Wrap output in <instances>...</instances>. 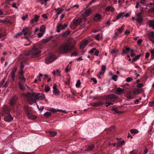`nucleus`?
I'll list each match as a JSON object with an SVG mask.
<instances>
[{
	"instance_id": "nucleus-1",
	"label": "nucleus",
	"mask_w": 154,
	"mask_h": 154,
	"mask_svg": "<svg viewBox=\"0 0 154 154\" xmlns=\"http://www.w3.org/2000/svg\"><path fill=\"white\" fill-rule=\"evenodd\" d=\"M23 95L24 99L27 100L30 105H32L34 103H36V100H42L45 97V95L42 93L35 94L27 92L23 94Z\"/></svg>"
},
{
	"instance_id": "nucleus-2",
	"label": "nucleus",
	"mask_w": 154,
	"mask_h": 154,
	"mask_svg": "<svg viewBox=\"0 0 154 154\" xmlns=\"http://www.w3.org/2000/svg\"><path fill=\"white\" fill-rule=\"evenodd\" d=\"M72 49L68 43L65 42L60 45L59 49V53L60 54H65L70 51Z\"/></svg>"
},
{
	"instance_id": "nucleus-3",
	"label": "nucleus",
	"mask_w": 154,
	"mask_h": 154,
	"mask_svg": "<svg viewBox=\"0 0 154 154\" xmlns=\"http://www.w3.org/2000/svg\"><path fill=\"white\" fill-rule=\"evenodd\" d=\"M41 52L40 49L38 47L35 46L29 51L28 54L32 57H35L39 55Z\"/></svg>"
},
{
	"instance_id": "nucleus-4",
	"label": "nucleus",
	"mask_w": 154,
	"mask_h": 154,
	"mask_svg": "<svg viewBox=\"0 0 154 154\" xmlns=\"http://www.w3.org/2000/svg\"><path fill=\"white\" fill-rule=\"evenodd\" d=\"M29 29V27L24 28L22 32L17 33L14 36V38H17L18 37L23 35L25 36L24 38H25L27 39L28 38V37L27 35L28 34Z\"/></svg>"
},
{
	"instance_id": "nucleus-5",
	"label": "nucleus",
	"mask_w": 154,
	"mask_h": 154,
	"mask_svg": "<svg viewBox=\"0 0 154 154\" xmlns=\"http://www.w3.org/2000/svg\"><path fill=\"white\" fill-rule=\"evenodd\" d=\"M57 59V57L55 56L53 54H51L48 57L45 59V63L47 64L50 63Z\"/></svg>"
},
{
	"instance_id": "nucleus-6",
	"label": "nucleus",
	"mask_w": 154,
	"mask_h": 154,
	"mask_svg": "<svg viewBox=\"0 0 154 154\" xmlns=\"http://www.w3.org/2000/svg\"><path fill=\"white\" fill-rule=\"evenodd\" d=\"M26 114L28 116L30 119H33L36 118L35 117H34L31 115V112L29 108L27 106H25L24 107Z\"/></svg>"
},
{
	"instance_id": "nucleus-7",
	"label": "nucleus",
	"mask_w": 154,
	"mask_h": 154,
	"mask_svg": "<svg viewBox=\"0 0 154 154\" xmlns=\"http://www.w3.org/2000/svg\"><path fill=\"white\" fill-rule=\"evenodd\" d=\"M106 100L107 101H114L117 99L116 96L114 94H111L107 96L106 97Z\"/></svg>"
},
{
	"instance_id": "nucleus-8",
	"label": "nucleus",
	"mask_w": 154,
	"mask_h": 154,
	"mask_svg": "<svg viewBox=\"0 0 154 154\" xmlns=\"http://www.w3.org/2000/svg\"><path fill=\"white\" fill-rule=\"evenodd\" d=\"M10 109L7 105H5L3 108L2 110V115L9 114Z\"/></svg>"
},
{
	"instance_id": "nucleus-9",
	"label": "nucleus",
	"mask_w": 154,
	"mask_h": 154,
	"mask_svg": "<svg viewBox=\"0 0 154 154\" xmlns=\"http://www.w3.org/2000/svg\"><path fill=\"white\" fill-rule=\"evenodd\" d=\"M102 18V15L99 13L96 14L93 18L95 22H99L100 21Z\"/></svg>"
},
{
	"instance_id": "nucleus-10",
	"label": "nucleus",
	"mask_w": 154,
	"mask_h": 154,
	"mask_svg": "<svg viewBox=\"0 0 154 154\" xmlns=\"http://www.w3.org/2000/svg\"><path fill=\"white\" fill-rule=\"evenodd\" d=\"M66 43L68 44L69 46H70L71 48L72 49L73 48L75 42V40L72 38H69L68 40V42Z\"/></svg>"
},
{
	"instance_id": "nucleus-11",
	"label": "nucleus",
	"mask_w": 154,
	"mask_h": 154,
	"mask_svg": "<svg viewBox=\"0 0 154 154\" xmlns=\"http://www.w3.org/2000/svg\"><path fill=\"white\" fill-rule=\"evenodd\" d=\"M129 15L128 14H125L124 12H121L119 13L116 16V20H118L120 18H123L124 17H127Z\"/></svg>"
},
{
	"instance_id": "nucleus-12",
	"label": "nucleus",
	"mask_w": 154,
	"mask_h": 154,
	"mask_svg": "<svg viewBox=\"0 0 154 154\" xmlns=\"http://www.w3.org/2000/svg\"><path fill=\"white\" fill-rule=\"evenodd\" d=\"M4 116V119L5 121L8 122H11L13 119V118L9 113L3 115Z\"/></svg>"
},
{
	"instance_id": "nucleus-13",
	"label": "nucleus",
	"mask_w": 154,
	"mask_h": 154,
	"mask_svg": "<svg viewBox=\"0 0 154 154\" xmlns=\"http://www.w3.org/2000/svg\"><path fill=\"white\" fill-rule=\"evenodd\" d=\"M67 26V25L65 24L63 25H62L60 24H59L57 27V32H60L61 30L64 29Z\"/></svg>"
},
{
	"instance_id": "nucleus-14",
	"label": "nucleus",
	"mask_w": 154,
	"mask_h": 154,
	"mask_svg": "<svg viewBox=\"0 0 154 154\" xmlns=\"http://www.w3.org/2000/svg\"><path fill=\"white\" fill-rule=\"evenodd\" d=\"M17 100V97L15 96L12 97L10 101V104L11 106H13L15 104Z\"/></svg>"
},
{
	"instance_id": "nucleus-15",
	"label": "nucleus",
	"mask_w": 154,
	"mask_h": 154,
	"mask_svg": "<svg viewBox=\"0 0 154 154\" xmlns=\"http://www.w3.org/2000/svg\"><path fill=\"white\" fill-rule=\"evenodd\" d=\"M91 9H88L86 10L85 12L82 14V16L83 17H85L89 16L91 12Z\"/></svg>"
},
{
	"instance_id": "nucleus-16",
	"label": "nucleus",
	"mask_w": 154,
	"mask_h": 154,
	"mask_svg": "<svg viewBox=\"0 0 154 154\" xmlns=\"http://www.w3.org/2000/svg\"><path fill=\"white\" fill-rule=\"evenodd\" d=\"M23 71L22 69H21V71L19 73V78L21 80L22 82L24 83L25 82V79L23 75Z\"/></svg>"
},
{
	"instance_id": "nucleus-17",
	"label": "nucleus",
	"mask_w": 154,
	"mask_h": 154,
	"mask_svg": "<svg viewBox=\"0 0 154 154\" xmlns=\"http://www.w3.org/2000/svg\"><path fill=\"white\" fill-rule=\"evenodd\" d=\"M55 10L57 12V14L56 15V19H57L58 18V15L61 13L63 12V10L61 8H56L55 9Z\"/></svg>"
},
{
	"instance_id": "nucleus-18",
	"label": "nucleus",
	"mask_w": 154,
	"mask_h": 154,
	"mask_svg": "<svg viewBox=\"0 0 154 154\" xmlns=\"http://www.w3.org/2000/svg\"><path fill=\"white\" fill-rule=\"evenodd\" d=\"M94 146L93 144L89 145L88 146H86L85 147V151L87 152H89L92 150L94 148Z\"/></svg>"
},
{
	"instance_id": "nucleus-19",
	"label": "nucleus",
	"mask_w": 154,
	"mask_h": 154,
	"mask_svg": "<svg viewBox=\"0 0 154 154\" xmlns=\"http://www.w3.org/2000/svg\"><path fill=\"white\" fill-rule=\"evenodd\" d=\"M82 21V18L81 17H79L78 19H74L73 20V22L74 24L76 25H79Z\"/></svg>"
},
{
	"instance_id": "nucleus-20",
	"label": "nucleus",
	"mask_w": 154,
	"mask_h": 154,
	"mask_svg": "<svg viewBox=\"0 0 154 154\" xmlns=\"http://www.w3.org/2000/svg\"><path fill=\"white\" fill-rule=\"evenodd\" d=\"M39 17L40 16H39L37 15H35L34 17L30 20V23L32 24H33L37 22Z\"/></svg>"
},
{
	"instance_id": "nucleus-21",
	"label": "nucleus",
	"mask_w": 154,
	"mask_h": 154,
	"mask_svg": "<svg viewBox=\"0 0 154 154\" xmlns=\"http://www.w3.org/2000/svg\"><path fill=\"white\" fill-rule=\"evenodd\" d=\"M88 42V40H85L82 42L81 43L80 48L81 49L84 48L87 45Z\"/></svg>"
},
{
	"instance_id": "nucleus-22",
	"label": "nucleus",
	"mask_w": 154,
	"mask_h": 154,
	"mask_svg": "<svg viewBox=\"0 0 154 154\" xmlns=\"http://www.w3.org/2000/svg\"><path fill=\"white\" fill-rule=\"evenodd\" d=\"M149 37V40L151 41L154 40V32L151 31L148 34Z\"/></svg>"
},
{
	"instance_id": "nucleus-23",
	"label": "nucleus",
	"mask_w": 154,
	"mask_h": 154,
	"mask_svg": "<svg viewBox=\"0 0 154 154\" xmlns=\"http://www.w3.org/2000/svg\"><path fill=\"white\" fill-rule=\"evenodd\" d=\"M104 102L102 101L96 102L92 104V105L94 107H97L100 106L104 104Z\"/></svg>"
},
{
	"instance_id": "nucleus-24",
	"label": "nucleus",
	"mask_w": 154,
	"mask_h": 154,
	"mask_svg": "<svg viewBox=\"0 0 154 154\" xmlns=\"http://www.w3.org/2000/svg\"><path fill=\"white\" fill-rule=\"evenodd\" d=\"M124 89L120 88H118L116 89L115 93L118 94H121L124 92Z\"/></svg>"
},
{
	"instance_id": "nucleus-25",
	"label": "nucleus",
	"mask_w": 154,
	"mask_h": 154,
	"mask_svg": "<svg viewBox=\"0 0 154 154\" xmlns=\"http://www.w3.org/2000/svg\"><path fill=\"white\" fill-rule=\"evenodd\" d=\"M105 10L106 11H110L113 12L114 11V9L111 6H108L106 8Z\"/></svg>"
},
{
	"instance_id": "nucleus-26",
	"label": "nucleus",
	"mask_w": 154,
	"mask_h": 154,
	"mask_svg": "<svg viewBox=\"0 0 154 154\" xmlns=\"http://www.w3.org/2000/svg\"><path fill=\"white\" fill-rule=\"evenodd\" d=\"M57 133L55 131H49L48 132V135L51 137H54L57 134Z\"/></svg>"
},
{
	"instance_id": "nucleus-27",
	"label": "nucleus",
	"mask_w": 154,
	"mask_h": 154,
	"mask_svg": "<svg viewBox=\"0 0 154 154\" xmlns=\"http://www.w3.org/2000/svg\"><path fill=\"white\" fill-rule=\"evenodd\" d=\"M136 21L139 24H141L143 20V18L142 17H136Z\"/></svg>"
},
{
	"instance_id": "nucleus-28",
	"label": "nucleus",
	"mask_w": 154,
	"mask_h": 154,
	"mask_svg": "<svg viewBox=\"0 0 154 154\" xmlns=\"http://www.w3.org/2000/svg\"><path fill=\"white\" fill-rule=\"evenodd\" d=\"M106 69V65H102L101 67V71L100 72V75H102L104 73Z\"/></svg>"
},
{
	"instance_id": "nucleus-29",
	"label": "nucleus",
	"mask_w": 154,
	"mask_h": 154,
	"mask_svg": "<svg viewBox=\"0 0 154 154\" xmlns=\"http://www.w3.org/2000/svg\"><path fill=\"white\" fill-rule=\"evenodd\" d=\"M148 23L149 26L152 27V29H154V20H149L148 21Z\"/></svg>"
},
{
	"instance_id": "nucleus-30",
	"label": "nucleus",
	"mask_w": 154,
	"mask_h": 154,
	"mask_svg": "<svg viewBox=\"0 0 154 154\" xmlns=\"http://www.w3.org/2000/svg\"><path fill=\"white\" fill-rule=\"evenodd\" d=\"M125 144V142L124 140H123L119 142L117 144V147H120L124 145Z\"/></svg>"
},
{
	"instance_id": "nucleus-31",
	"label": "nucleus",
	"mask_w": 154,
	"mask_h": 154,
	"mask_svg": "<svg viewBox=\"0 0 154 154\" xmlns=\"http://www.w3.org/2000/svg\"><path fill=\"white\" fill-rule=\"evenodd\" d=\"M126 97L130 99H131L133 98V96L132 94L130 92H128L126 94Z\"/></svg>"
},
{
	"instance_id": "nucleus-32",
	"label": "nucleus",
	"mask_w": 154,
	"mask_h": 154,
	"mask_svg": "<svg viewBox=\"0 0 154 154\" xmlns=\"http://www.w3.org/2000/svg\"><path fill=\"white\" fill-rule=\"evenodd\" d=\"M130 48H127L125 47V49H123V53L125 54H127L128 52L130 51Z\"/></svg>"
},
{
	"instance_id": "nucleus-33",
	"label": "nucleus",
	"mask_w": 154,
	"mask_h": 154,
	"mask_svg": "<svg viewBox=\"0 0 154 154\" xmlns=\"http://www.w3.org/2000/svg\"><path fill=\"white\" fill-rule=\"evenodd\" d=\"M131 133L133 134H136L139 132L136 129H131L130 130Z\"/></svg>"
},
{
	"instance_id": "nucleus-34",
	"label": "nucleus",
	"mask_w": 154,
	"mask_h": 154,
	"mask_svg": "<svg viewBox=\"0 0 154 154\" xmlns=\"http://www.w3.org/2000/svg\"><path fill=\"white\" fill-rule=\"evenodd\" d=\"M70 33V32L69 31H67L64 32L62 35V36L63 37H66Z\"/></svg>"
},
{
	"instance_id": "nucleus-35",
	"label": "nucleus",
	"mask_w": 154,
	"mask_h": 154,
	"mask_svg": "<svg viewBox=\"0 0 154 154\" xmlns=\"http://www.w3.org/2000/svg\"><path fill=\"white\" fill-rule=\"evenodd\" d=\"M45 25H42L40 27V31L41 32L45 33Z\"/></svg>"
},
{
	"instance_id": "nucleus-36",
	"label": "nucleus",
	"mask_w": 154,
	"mask_h": 154,
	"mask_svg": "<svg viewBox=\"0 0 154 154\" xmlns=\"http://www.w3.org/2000/svg\"><path fill=\"white\" fill-rule=\"evenodd\" d=\"M53 92L54 94L55 95L58 94L60 93V91L57 88L53 89Z\"/></svg>"
},
{
	"instance_id": "nucleus-37",
	"label": "nucleus",
	"mask_w": 154,
	"mask_h": 154,
	"mask_svg": "<svg viewBox=\"0 0 154 154\" xmlns=\"http://www.w3.org/2000/svg\"><path fill=\"white\" fill-rule=\"evenodd\" d=\"M102 38V36L100 35V34H98L95 36V38L97 40L99 41L100 38Z\"/></svg>"
},
{
	"instance_id": "nucleus-38",
	"label": "nucleus",
	"mask_w": 154,
	"mask_h": 154,
	"mask_svg": "<svg viewBox=\"0 0 154 154\" xmlns=\"http://www.w3.org/2000/svg\"><path fill=\"white\" fill-rule=\"evenodd\" d=\"M140 56L141 55L139 54L135 56V57L132 59V60L133 61H137L139 58Z\"/></svg>"
},
{
	"instance_id": "nucleus-39",
	"label": "nucleus",
	"mask_w": 154,
	"mask_h": 154,
	"mask_svg": "<svg viewBox=\"0 0 154 154\" xmlns=\"http://www.w3.org/2000/svg\"><path fill=\"white\" fill-rule=\"evenodd\" d=\"M51 115V112H46L44 114V115L46 117H48L50 116Z\"/></svg>"
},
{
	"instance_id": "nucleus-40",
	"label": "nucleus",
	"mask_w": 154,
	"mask_h": 154,
	"mask_svg": "<svg viewBox=\"0 0 154 154\" xmlns=\"http://www.w3.org/2000/svg\"><path fill=\"white\" fill-rule=\"evenodd\" d=\"M118 76L116 75H113L112 78V79L115 81H116Z\"/></svg>"
},
{
	"instance_id": "nucleus-41",
	"label": "nucleus",
	"mask_w": 154,
	"mask_h": 154,
	"mask_svg": "<svg viewBox=\"0 0 154 154\" xmlns=\"http://www.w3.org/2000/svg\"><path fill=\"white\" fill-rule=\"evenodd\" d=\"M125 25H123L120 28L118 29V30L119 31L120 33H121L123 31L124 29V26Z\"/></svg>"
},
{
	"instance_id": "nucleus-42",
	"label": "nucleus",
	"mask_w": 154,
	"mask_h": 154,
	"mask_svg": "<svg viewBox=\"0 0 154 154\" xmlns=\"http://www.w3.org/2000/svg\"><path fill=\"white\" fill-rule=\"evenodd\" d=\"M81 85V82L80 80H78L77 81L75 85L76 86L77 88L80 87Z\"/></svg>"
},
{
	"instance_id": "nucleus-43",
	"label": "nucleus",
	"mask_w": 154,
	"mask_h": 154,
	"mask_svg": "<svg viewBox=\"0 0 154 154\" xmlns=\"http://www.w3.org/2000/svg\"><path fill=\"white\" fill-rule=\"evenodd\" d=\"M149 51L151 53L152 57L154 58V49L150 50Z\"/></svg>"
},
{
	"instance_id": "nucleus-44",
	"label": "nucleus",
	"mask_w": 154,
	"mask_h": 154,
	"mask_svg": "<svg viewBox=\"0 0 154 154\" xmlns=\"http://www.w3.org/2000/svg\"><path fill=\"white\" fill-rule=\"evenodd\" d=\"M113 109L116 113L118 114H121L123 112L121 111L118 110V109L116 108H114Z\"/></svg>"
},
{
	"instance_id": "nucleus-45",
	"label": "nucleus",
	"mask_w": 154,
	"mask_h": 154,
	"mask_svg": "<svg viewBox=\"0 0 154 154\" xmlns=\"http://www.w3.org/2000/svg\"><path fill=\"white\" fill-rule=\"evenodd\" d=\"M50 111L51 112L55 113L58 112V109H56L54 108H52L50 109Z\"/></svg>"
},
{
	"instance_id": "nucleus-46",
	"label": "nucleus",
	"mask_w": 154,
	"mask_h": 154,
	"mask_svg": "<svg viewBox=\"0 0 154 154\" xmlns=\"http://www.w3.org/2000/svg\"><path fill=\"white\" fill-rule=\"evenodd\" d=\"M19 154H34V152H19Z\"/></svg>"
},
{
	"instance_id": "nucleus-47",
	"label": "nucleus",
	"mask_w": 154,
	"mask_h": 154,
	"mask_svg": "<svg viewBox=\"0 0 154 154\" xmlns=\"http://www.w3.org/2000/svg\"><path fill=\"white\" fill-rule=\"evenodd\" d=\"M134 92L135 93H137L139 94L140 93V91L138 89H135L134 90Z\"/></svg>"
},
{
	"instance_id": "nucleus-48",
	"label": "nucleus",
	"mask_w": 154,
	"mask_h": 154,
	"mask_svg": "<svg viewBox=\"0 0 154 154\" xmlns=\"http://www.w3.org/2000/svg\"><path fill=\"white\" fill-rule=\"evenodd\" d=\"M50 88L48 86H45V91L47 93L50 90Z\"/></svg>"
},
{
	"instance_id": "nucleus-49",
	"label": "nucleus",
	"mask_w": 154,
	"mask_h": 154,
	"mask_svg": "<svg viewBox=\"0 0 154 154\" xmlns=\"http://www.w3.org/2000/svg\"><path fill=\"white\" fill-rule=\"evenodd\" d=\"M8 23V21L6 19L0 20V23H3L5 24L7 23Z\"/></svg>"
},
{
	"instance_id": "nucleus-50",
	"label": "nucleus",
	"mask_w": 154,
	"mask_h": 154,
	"mask_svg": "<svg viewBox=\"0 0 154 154\" xmlns=\"http://www.w3.org/2000/svg\"><path fill=\"white\" fill-rule=\"evenodd\" d=\"M17 70V68H14L11 72V74H15Z\"/></svg>"
},
{
	"instance_id": "nucleus-51",
	"label": "nucleus",
	"mask_w": 154,
	"mask_h": 154,
	"mask_svg": "<svg viewBox=\"0 0 154 154\" xmlns=\"http://www.w3.org/2000/svg\"><path fill=\"white\" fill-rule=\"evenodd\" d=\"M96 50V48H93L89 51V53L90 54H92L94 52V51Z\"/></svg>"
},
{
	"instance_id": "nucleus-52",
	"label": "nucleus",
	"mask_w": 154,
	"mask_h": 154,
	"mask_svg": "<svg viewBox=\"0 0 154 154\" xmlns=\"http://www.w3.org/2000/svg\"><path fill=\"white\" fill-rule=\"evenodd\" d=\"M69 67V65H68L66 67L65 69V71L66 72H69L70 70V69Z\"/></svg>"
},
{
	"instance_id": "nucleus-53",
	"label": "nucleus",
	"mask_w": 154,
	"mask_h": 154,
	"mask_svg": "<svg viewBox=\"0 0 154 154\" xmlns=\"http://www.w3.org/2000/svg\"><path fill=\"white\" fill-rule=\"evenodd\" d=\"M37 106L38 108V109H39V110H43L44 109V107L43 106H41L40 107H39V106H38V105L37 104V103H36Z\"/></svg>"
},
{
	"instance_id": "nucleus-54",
	"label": "nucleus",
	"mask_w": 154,
	"mask_h": 154,
	"mask_svg": "<svg viewBox=\"0 0 154 154\" xmlns=\"http://www.w3.org/2000/svg\"><path fill=\"white\" fill-rule=\"evenodd\" d=\"M6 35V34L5 32L4 33H0V38L5 37Z\"/></svg>"
},
{
	"instance_id": "nucleus-55",
	"label": "nucleus",
	"mask_w": 154,
	"mask_h": 154,
	"mask_svg": "<svg viewBox=\"0 0 154 154\" xmlns=\"http://www.w3.org/2000/svg\"><path fill=\"white\" fill-rule=\"evenodd\" d=\"M149 105L150 106H152L154 105V101L150 102L149 103Z\"/></svg>"
},
{
	"instance_id": "nucleus-56",
	"label": "nucleus",
	"mask_w": 154,
	"mask_h": 154,
	"mask_svg": "<svg viewBox=\"0 0 154 154\" xmlns=\"http://www.w3.org/2000/svg\"><path fill=\"white\" fill-rule=\"evenodd\" d=\"M133 80V79L130 77L126 79V81L127 82H129Z\"/></svg>"
},
{
	"instance_id": "nucleus-57",
	"label": "nucleus",
	"mask_w": 154,
	"mask_h": 154,
	"mask_svg": "<svg viewBox=\"0 0 154 154\" xmlns=\"http://www.w3.org/2000/svg\"><path fill=\"white\" fill-rule=\"evenodd\" d=\"M5 81V80L4 79H3L2 81L0 82V88L2 86L3 84Z\"/></svg>"
},
{
	"instance_id": "nucleus-58",
	"label": "nucleus",
	"mask_w": 154,
	"mask_h": 154,
	"mask_svg": "<svg viewBox=\"0 0 154 154\" xmlns=\"http://www.w3.org/2000/svg\"><path fill=\"white\" fill-rule=\"evenodd\" d=\"M44 33L42 32H41L38 33V37L39 38H40V37H42L43 35V34Z\"/></svg>"
},
{
	"instance_id": "nucleus-59",
	"label": "nucleus",
	"mask_w": 154,
	"mask_h": 154,
	"mask_svg": "<svg viewBox=\"0 0 154 154\" xmlns=\"http://www.w3.org/2000/svg\"><path fill=\"white\" fill-rule=\"evenodd\" d=\"M16 3L15 2L13 3L12 5V7L16 9L17 8V7L16 6Z\"/></svg>"
},
{
	"instance_id": "nucleus-60",
	"label": "nucleus",
	"mask_w": 154,
	"mask_h": 154,
	"mask_svg": "<svg viewBox=\"0 0 154 154\" xmlns=\"http://www.w3.org/2000/svg\"><path fill=\"white\" fill-rule=\"evenodd\" d=\"M130 154H137V151L135 150H134L131 152Z\"/></svg>"
},
{
	"instance_id": "nucleus-61",
	"label": "nucleus",
	"mask_w": 154,
	"mask_h": 154,
	"mask_svg": "<svg viewBox=\"0 0 154 154\" xmlns=\"http://www.w3.org/2000/svg\"><path fill=\"white\" fill-rule=\"evenodd\" d=\"M143 86V84L142 83H139L137 85V87L138 88H140L142 87Z\"/></svg>"
},
{
	"instance_id": "nucleus-62",
	"label": "nucleus",
	"mask_w": 154,
	"mask_h": 154,
	"mask_svg": "<svg viewBox=\"0 0 154 154\" xmlns=\"http://www.w3.org/2000/svg\"><path fill=\"white\" fill-rule=\"evenodd\" d=\"M99 53V51L98 50H95V51L94 52V55H96L97 56H98V54Z\"/></svg>"
},
{
	"instance_id": "nucleus-63",
	"label": "nucleus",
	"mask_w": 154,
	"mask_h": 154,
	"mask_svg": "<svg viewBox=\"0 0 154 154\" xmlns=\"http://www.w3.org/2000/svg\"><path fill=\"white\" fill-rule=\"evenodd\" d=\"M142 42V39H139L137 41V43L138 45H140Z\"/></svg>"
},
{
	"instance_id": "nucleus-64",
	"label": "nucleus",
	"mask_w": 154,
	"mask_h": 154,
	"mask_svg": "<svg viewBox=\"0 0 154 154\" xmlns=\"http://www.w3.org/2000/svg\"><path fill=\"white\" fill-rule=\"evenodd\" d=\"M142 14V12H140L136 14V17H142L141 15Z\"/></svg>"
}]
</instances>
